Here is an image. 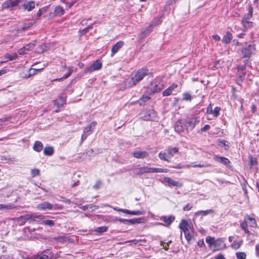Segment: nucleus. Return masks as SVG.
Returning <instances> with one entry per match:
<instances>
[{"label": "nucleus", "instance_id": "42", "mask_svg": "<svg viewBox=\"0 0 259 259\" xmlns=\"http://www.w3.org/2000/svg\"><path fill=\"white\" fill-rule=\"evenodd\" d=\"M250 164L251 166L255 165L257 164L256 158L253 157L252 156L249 157Z\"/></svg>", "mask_w": 259, "mask_h": 259}, {"label": "nucleus", "instance_id": "27", "mask_svg": "<svg viewBox=\"0 0 259 259\" xmlns=\"http://www.w3.org/2000/svg\"><path fill=\"white\" fill-rule=\"evenodd\" d=\"M175 131L178 133H181L184 131L183 122L182 121H178L175 126Z\"/></svg>", "mask_w": 259, "mask_h": 259}, {"label": "nucleus", "instance_id": "30", "mask_svg": "<svg viewBox=\"0 0 259 259\" xmlns=\"http://www.w3.org/2000/svg\"><path fill=\"white\" fill-rule=\"evenodd\" d=\"M67 68H68V73L65 74L62 78L57 79L56 80H59V81L62 80L63 79L67 78L69 76H70V75L72 74V73L73 72V67H69Z\"/></svg>", "mask_w": 259, "mask_h": 259}, {"label": "nucleus", "instance_id": "60", "mask_svg": "<svg viewBox=\"0 0 259 259\" xmlns=\"http://www.w3.org/2000/svg\"><path fill=\"white\" fill-rule=\"evenodd\" d=\"M226 143H227V142L226 141H220V146H222V147L228 146V145L226 144Z\"/></svg>", "mask_w": 259, "mask_h": 259}, {"label": "nucleus", "instance_id": "56", "mask_svg": "<svg viewBox=\"0 0 259 259\" xmlns=\"http://www.w3.org/2000/svg\"><path fill=\"white\" fill-rule=\"evenodd\" d=\"M89 208L90 209H91L92 210H95L96 209H98L99 206L96 205H93L92 204H89Z\"/></svg>", "mask_w": 259, "mask_h": 259}, {"label": "nucleus", "instance_id": "19", "mask_svg": "<svg viewBox=\"0 0 259 259\" xmlns=\"http://www.w3.org/2000/svg\"><path fill=\"white\" fill-rule=\"evenodd\" d=\"M124 42L122 41H119L116 43L111 49V55L112 57L116 54L118 50L121 49L123 46Z\"/></svg>", "mask_w": 259, "mask_h": 259}, {"label": "nucleus", "instance_id": "23", "mask_svg": "<svg viewBox=\"0 0 259 259\" xmlns=\"http://www.w3.org/2000/svg\"><path fill=\"white\" fill-rule=\"evenodd\" d=\"M245 222L247 223L248 226L251 227H256L257 226L255 220L249 216L245 217Z\"/></svg>", "mask_w": 259, "mask_h": 259}, {"label": "nucleus", "instance_id": "20", "mask_svg": "<svg viewBox=\"0 0 259 259\" xmlns=\"http://www.w3.org/2000/svg\"><path fill=\"white\" fill-rule=\"evenodd\" d=\"M132 154L137 158H144L149 156V153L146 151H137L134 152Z\"/></svg>", "mask_w": 259, "mask_h": 259}, {"label": "nucleus", "instance_id": "63", "mask_svg": "<svg viewBox=\"0 0 259 259\" xmlns=\"http://www.w3.org/2000/svg\"><path fill=\"white\" fill-rule=\"evenodd\" d=\"M214 259H225V258L222 254H220L216 256Z\"/></svg>", "mask_w": 259, "mask_h": 259}, {"label": "nucleus", "instance_id": "34", "mask_svg": "<svg viewBox=\"0 0 259 259\" xmlns=\"http://www.w3.org/2000/svg\"><path fill=\"white\" fill-rule=\"evenodd\" d=\"M40 224L48 226L50 227H53L55 225L54 221L49 220H44L40 223Z\"/></svg>", "mask_w": 259, "mask_h": 259}, {"label": "nucleus", "instance_id": "47", "mask_svg": "<svg viewBox=\"0 0 259 259\" xmlns=\"http://www.w3.org/2000/svg\"><path fill=\"white\" fill-rule=\"evenodd\" d=\"M185 238L187 240V241L190 243V241L192 238V235L190 234V231L188 232H185L184 233Z\"/></svg>", "mask_w": 259, "mask_h": 259}, {"label": "nucleus", "instance_id": "32", "mask_svg": "<svg viewBox=\"0 0 259 259\" xmlns=\"http://www.w3.org/2000/svg\"><path fill=\"white\" fill-rule=\"evenodd\" d=\"M242 241L235 240L232 243V244L231 245V247L234 249L237 250L240 247V246L242 244Z\"/></svg>", "mask_w": 259, "mask_h": 259}, {"label": "nucleus", "instance_id": "58", "mask_svg": "<svg viewBox=\"0 0 259 259\" xmlns=\"http://www.w3.org/2000/svg\"><path fill=\"white\" fill-rule=\"evenodd\" d=\"M0 259H13V257L8 255H4L0 256Z\"/></svg>", "mask_w": 259, "mask_h": 259}, {"label": "nucleus", "instance_id": "61", "mask_svg": "<svg viewBox=\"0 0 259 259\" xmlns=\"http://www.w3.org/2000/svg\"><path fill=\"white\" fill-rule=\"evenodd\" d=\"M245 69V66L243 65L241 66H238V71H243Z\"/></svg>", "mask_w": 259, "mask_h": 259}, {"label": "nucleus", "instance_id": "21", "mask_svg": "<svg viewBox=\"0 0 259 259\" xmlns=\"http://www.w3.org/2000/svg\"><path fill=\"white\" fill-rule=\"evenodd\" d=\"M175 218L173 215H169L168 217L162 216L160 217V220L165 223V226H168L170 225L175 220Z\"/></svg>", "mask_w": 259, "mask_h": 259}, {"label": "nucleus", "instance_id": "46", "mask_svg": "<svg viewBox=\"0 0 259 259\" xmlns=\"http://www.w3.org/2000/svg\"><path fill=\"white\" fill-rule=\"evenodd\" d=\"M141 219H134L131 220H127V224H135L140 223Z\"/></svg>", "mask_w": 259, "mask_h": 259}, {"label": "nucleus", "instance_id": "10", "mask_svg": "<svg viewBox=\"0 0 259 259\" xmlns=\"http://www.w3.org/2000/svg\"><path fill=\"white\" fill-rule=\"evenodd\" d=\"M102 67V64L99 60L94 61L90 66L84 69L85 73H91L100 70Z\"/></svg>", "mask_w": 259, "mask_h": 259}, {"label": "nucleus", "instance_id": "17", "mask_svg": "<svg viewBox=\"0 0 259 259\" xmlns=\"http://www.w3.org/2000/svg\"><path fill=\"white\" fill-rule=\"evenodd\" d=\"M199 122V120L197 118L188 120L186 122V126L187 128L193 129Z\"/></svg>", "mask_w": 259, "mask_h": 259}, {"label": "nucleus", "instance_id": "64", "mask_svg": "<svg viewBox=\"0 0 259 259\" xmlns=\"http://www.w3.org/2000/svg\"><path fill=\"white\" fill-rule=\"evenodd\" d=\"M191 208V206L189 204H187V205L185 206L183 208V209L184 210H189Z\"/></svg>", "mask_w": 259, "mask_h": 259}, {"label": "nucleus", "instance_id": "13", "mask_svg": "<svg viewBox=\"0 0 259 259\" xmlns=\"http://www.w3.org/2000/svg\"><path fill=\"white\" fill-rule=\"evenodd\" d=\"M192 226V224H189L187 221L183 220L179 225V227L181 230V236L182 237V232L185 233V232H188L190 231L189 229L191 228Z\"/></svg>", "mask_w": 259, "mask_h": 259}, {"label": "nucleus", "instance_id": "28", "mask_svg": "<svg viewBox=\"0 0 259 259\" xmlns=\"http://www.w3.org/2000/svg\"><path fill=\"white\" fill-rule=\"evenodd\" d=\"M96 124V122H92L89 125L84 128L83 132L86 134H89V135L90 134V132L93 130Z\"/></svg>", "mask_w": 259, "mask_h": 259}, {"label": "nucleus", "instance_id": "11", "mask_svg": "<svg viewBox=\"0 0 259 259\" xmlns=\"http://www.w3.org/2000/svg\"><path fill=\"white\" fill-rule=\"evenodd\" d=\"M52 253L49 250H45L41 254L31 257L29 259H52Z\"/></svg>", "mask_w": 259, "mask_h": 259}, {"label": "nucleus", "instance_id": "31", "mask_svg": "<svg viewBox=\"0 0 259 259\" xmlns=\"http://www.w3.org/2000/svg\"><path fill=\"white\" fill-rule=\"evenodd\" d=\"M48 49V47L46 45L42 44L40 45L37 49V52L39 54H41L44 53L45 51H47Z\"/></svg>", "mask_w": 259, "mask_h": 259}, {"label": "nucleus", "instance_id": "62", "mask_svg": "<svg viewBox=\"0 0 259 259\" xmlns=\"http://www.w3.org/2000/svg\"><path fill=\"white\" fill-rule=\"evenodd\" d=\"M212 37L216 41H219L221 39L220 36L218 35H213Z\"/></svg>", "mask_w": 259, "mask_h": 259}, {"label": "nucleus", "instance_id": "51", "mask_svg": "<svg viewBox=\"0 0 259 259\" xmlns=\"http://www.w3.org/2000/svg\"><path fill=\"white\" fill-rule=\"evenodd\" d=\"M101 184V182L100 181H98L96 182V184L93 186V187L94 189L97 190L100 188Z\"/></svg>", "mask_w": 259, "mask_h": 259}, {"label": "nucleus", "instance_id": "1", "mask_svg": "<svg viewBox=\"0 0 259 259\" xmlns=\"http://www.w3.org/2000/svg\"><path fill=\"white\" fill-rule=\"evenodd\" d=\"M206 242L208 244L209 247L213 251L224 249L226 248V244L223 239H214L211 236L206 238Z\"/></svg>", "mask_w": 259, "mask_h": 259}, {"label": "nucleus", "instance_id": "35", "mask_svg": "<svg viewBox=\"0 0 259 259\" xmlns=\"http://www.w3.org/2000/svg\"><path fill=\"white\" fill-rule=\"evenodd\" d=\"M64 10L63 8L60 6L57 7L55 9V13L56 15L61 16L64 14Z\"/></svg>", "mask_w": 259, "mask_h": 259}, {"label": "nucleus", "instance_id": "25", "mask_svg": "<svg viewBox=\"0 0 259 259\" xmlns=\"http://www.w3.org/2000/svg\"><path fill=\"white\" fill-rule=\"evenodd\" d=\"M43 148V144L40 141H36L33 146V149L36 152H40L42 150Z\"/></svg>", "mask_w": 259, "mask_h": 259}, {"label": "nucleus", "instance_id": "54", "mask_svg": "<svg viewBox=\"0 0 259 259\" xmlns=\"http://www.w3.org/2000/svg\"><path fill=\"white\" fill-rule=\"evenodd\" d=\"M145 167H141L139 169L138 174L139 175H142L146 173V171H145Z\"/></svg>", "mask_w": 259, "mask_h": 259}, {"label": "nucleus", "instance_id": "15", "mask_svg": "<svg viewBox=\"0 0 259 259\" xmlns=\"http://www.w3.org/2000/svg\"><path fill=\"white\" fill-rule=\"evenodd\" d=\"M21 2V0H7L5 2L3 5V8L8 9L17 6Z\"/></svg>", "mask_w": 259, "mask_h": 259}, {"label": "nucleus", "instance_id": "36", "mask_svg": "<svg viewBox=\"0 0 259 259\" xmlns=\"http://www.w3.org/2000/svg\"><path fill=\"white\" fill-rule=\"evenodd\" d=\"M17 54L16 53H13L12 54H7L5 56L6 59H8L9 61H13L17 58Z\"/></svg>", "mask_w": 259, "mask_h": 259}, {"label": "nucleus", "instance_id": "39", "mask_svg": "<svg viewBox=\"0 0 259 259\" xmlns=\"http://www.w3.org/2000/svg\"><path fill=\"white\" fill-rule=\"evenodd\" d=\"M237 259H246V254L244 252H237L236 253Z\"/></svg>", "mask_w": 259, "mask_h": 259}, {"label": "nucleus", "instance_id": "45", "mask_svg": "<svg viewBox=\"0 0 259 259\" xmlns=\"http://www.w3.org/2000/svg\"><path fill=\"white\" fill-rule=\"evenodd\" d=\"M35 46V44L34 42H30L24 47V49H26L27 51H29L33 49Z\"/></svg>", "mask_w": 259, "mask_h": 259}, {"label": "nucleus", "instance_id": "9", "mask_svg": "<svg viewBox=\"0 0 259 259\" xmlns=\"http://www.w3.org/2000/svg\"><path fill=\"white\" fill-rule=\"evenodd\" d=\"M255 51V45L252 44L248 45L247 47L243 48L241 50V53L243 57L249 58L251 55L254 54Z\"/></svg>", "mask_w": 259, "mask_h": 259}, {"label": "nucleus", "instance_id": "29", "mask_svg": "<svg viewBox=\"0 0 259 259\" xmlns=\"http://www.w3.org/2000/svg\"><path fill=\"white\" fill-rule=\"evenodd\" d=\"M44 154L51 156L54 153V149L52 147H46L44 150Z\"/></svg>", "mask_w": 259, "mask_h": 259}, {"label": "nucleus", "instance_id": "12", "mask_svg": "<svg viewBox=\"0 0 259 259\" xmlns=\"http://www.w3.org/2000/svg\"><path fill=\"white\" fill-rule=\"evenodd\" d=\"M113 209L117 211L122 212L126 214L133 215H139L144 213L143 211L140 210L131 211L128 209L119 208L118 207H114Z\"/></svg>", "mask_w": 259, "mask_h": 259}, {"label": "nucleus", "instance_id": "6", "mask_svg": "<svg viewBox=\"0 0 259 259\" xmlns=\"http://www.w3.org/2000/svg\"><path fill=\"white\" fill-rule=\"evenodd\" d=\"M163 85L158 80H153L148 89L147 93L152 95L155 93L159 92L162 89Z\"/></svg>", "mask_w": 259, "mask_h": 259}, {"label": "nucleus", "instance_id": "33", "mask_svg": "<svg viewBox=\"0 0 259 259\" xmlns=\"http://www.w3.org/2000/svg\"><path fill=\"white\" fill-rule=\"evenodd\" d=\"M159 157L160 159L166 161H170L169 159L168 158L169 155L166 154V153L164 152H160L159 153Z\"/></svg>", "mask_w": 259, "mask_h": 259}, {"label": "nucleus", "instance_id": "48", "mask_svg": "<svg viewBox=\"0 0 259 259\" xmlns=\"http://www.w3.org/2000/svg\"><path fill=\"white\" fill-rule=\"evenodd\" d=\"M247 226H248V225L247 224V223H246L245 221L244 223H242L240 224L241 228L245 232V233H248L249 231L247 229Z\"/></svg>", "mask_w": 259, "mask_h": 259}, {"label": "nucleus", "instance_id": "18", "mask_svg": "<svg viewBox=\"0 0 259 259\" xmlns=\"http://www.w3.org/2000/svg\"><path fill=\"white\" fill-rule=\"evenodd\" d=\"M214 159L215 160H216L220 163H223V164L225 165L226 166H227L228 167L231 166H230V164H231L230 161L229 160V159H228L226 157L219 156H214Z\"/></svg>", "mask_w": 259, "mask_h": 259}, {"label": "nucleus", "instance_id": "52", "mask_svg": "<svg viewBox=\"0 0 259 259\" xmlns=\"http://www.w3.org/2000/svg\"><path fill=\"white\" fill-rule=\"evenodd\" d=\"M242 190L244 191V195L246 197H247V188L246 185L245 184H243L242 185Z\"/></svg>", "mask_w": 259, "mask_h": 259}, {"label": "nucleus", "instance_id": "38", "mask_svg": "<svg viewBox=\"0 0 259 259\" xmlns=\"http://www.w3.org/2000/svg\"><path fill=\"white\" fill-rule=\"evenodd\" d=\"M45 65H44V67L41 68H31L29 69V74L28 77H30L31 75L35 74L38 71H40L43 69L44 67H45Z\"/></svg>", "mask_w": 259, "mask_h": 259}, {"label": "nucleus", "instance_id": "22", "mask_svg": "<svg viewBox=\"0 0 259 259\" xmlns=\"http://www.w3.org/2000/svg\"><path fill=\"white\" fill-rule=\"evenodd\" d=\"M35 4L34 1H29L24 3L22 7L24 10L29 12L35 8Z\"/></svg>", "mask_w": 259, "mask_h": 259}, {"label": "nucleus", "instance_id": "43", "mask_svg": "<svg viewBox=\"0 0 259 259\" xmlns=\"http://www.w3.org/2000/svg\"><path fill=\"white\" fill-rule=\"evenodd\" d=\"M14 208V206L12 204H0V209H11Z\"/></svg>", "mask_w": 259, "mask_h": 259}, {"label": "nucleus", "instance_id": "16", "mask_svg": "<svg viewBox=\"0 0 259 259\" xmlns=\"http://www.w3.org/2000/svg\"><path fill=\"white\" fill-rule=\"evenodd\" d=\"M164 181L167 184L169 187L174 186L176 187H181L182 186V184L179 182L176 181L169 177H165L164 178Z\"/></svg>", "mask_w": 259, "mask_h": 259}, {"label": "nucleus", "instance_id": "44", "mask_svg": "<svg viewBox=\"0 0 259 259\" xmlns=\"http://www.w3.org/2000/svg\"><path fill=\"white\" fill-rule=\"evenodd\" d=\"M209 166H210V164H195V165H187V167L188 168L190 167H209Z\"/></svg>", "mask_w": 259, "mask_h": 259}, {"label": "nucleus", "instance_id": "3", "mask_svg": "<svg viewBox=\"0 0 259 259\" xmlns=\"http://www.w3.org/2000/svg\"><path fill=\"white\" fill-rule=\"evenodd\" d=\"M148 73V70L146 69H141L139 70L134 77L131 78L129 84V87L136 84L141 81Z\"/></svg>", "mask_w": 259, "mask_h": 259}, {"label": "nucleus", "instance_id": "40", "mask_svg": "<svg viewBox=\"0 0 259 259\" xmlns=\"http://www.w3.org/2000/svg\"><path fill=\"white\" fill-rule=\"evenodd\" d=\"M58 99H59V101L56 100L55 101V104H56L58 107L62 106L65 102V98H60Z\"/></svg>", "mask_w": 259, "mask_h": 259}, {"label": "nucleus", "instance_id": "8", "mask_svg": "<svg viewBox=\"0 0 259 259\" xmlns=\"http://www.w3.org/2000/svg\"><path fill=\"white\" fill-rule=\"evenodd\" d=\"M156 113L153 109L148 111H144L141 113V118L145 120H155Z\"/></svg>", "mask_w": 259, "mask_h": 259}, {"label": "nucleus", "instance_id": "57", "mask_svg": "<svg viewBox=\"0 0 259 259\" xmlns=\"http://www.w3.org/2000/svg\"><path fill=\"white\" fill-rule=\"evenodd\" d=\"M255 253L256 256L259 257V243L255 246Z\"/></svg>", "mask_w": 259, "mask_h": 259}, {"label": "nucleus", "instance_id": "24", "mask_svg": "<svg viewBox=\"0 0 259 259\" xmlns=\"http://www.w3.org/2000/svg\"><path fill=\"white\" fill-rule=\"evenodd\" d=\"M232 38V34L229 32H227L223 37L222 41L226 44H229Z\"/></svg>", "mask_w": 259, "mask_h": 259}, {"label": "nucleus", "instance_id": "2", "mask_svg": "<svg viewBox=\"0 0 259 259\" xmlns=\"http://www.w3.org/2000/svg\"><path fill=\"white\" fill-rule=\"evenodd\" d=\"M45 216L42 215H38L36 213L34 214H27L24 215H22L19 218H16L14 219V220L20 226L23 225L26 221H34L35 219L37 218L39 220H43L45 218Z\"/></svg>", "mask_w": 259, "mask_h": 259}, {"label": "nucleus", "instance_id": "4", "mask_svg": "<svg viewBox=\"0 0 259 259\" xmlns=\"http://www.w3.org/2000/svg\"><path fill=\"white\" fill-rule=\"evenodd\" d=\"M252 13L253 7L251 6H249L248 13L243 16L241 21V23L246 29L250 28L253 26V22L250 21L252 17Z\"/></svg>", "mask_w": 259, "mask_h": 259}, {"label": "nucleus", "instance_id": "49", "mask_svg": "<svg viewBox=\"0 0 259 259\" xmlns=\"http://www.w3.org/2000/svg\"><path fill=\"white\" fill-rule=\"evenodd\" d=\"M220 110V108L218 107H215L213 109L212 114L214 115V117H217L219 116Z\"/></svg>", "mask_w": 259, "mask_h": 259}, {"label": "nucleus", "instance_id": "26", "mask_svg": "<svg viewBox=\"0 0 259 259\" xmlns=\"http://www.w3.org/2000/svg\"><path fill=\"white\" fill-rule=\"evenodd\" d=\"M213 213V210L212 209H208V210H200V211H197L195 213V215L196 217L199 216L200 215L204 216V215H206L208 214H211Z\"/></svg>", "mask_w": 259, "mask_h": 259}, {"label": "nucleus", "instance_id": "55", "mask_svg": "<svg viewBox=\"0 0 259 259\" xmlns=\"http://www.w3.org/2000/svg\"><path fill=\"white\" fill-rule=\"evenodd\" d=\"M213 110V109H212V107L211 105L210 104L209 105V106L207 107V112L209 114H212Z\"/></svg>", "mask_w": 259, "mask_h": 259}, {"label": "nucleus", "instance_id": "5", "mask_svg": "<svg viewBox=\"0 0 259 259\" xmlns=\"http://www.w3.org/2000/svg\"><path fill=\"white\" fill-rule=\"evenodd\" d=\"M36 208L38 210L41 211H45L46 210L58 209L62 208L57 204L53 205L52 203L47 201H45L38 204L36 206Z\"/></svg>", "mask_w": 259, "mask_h": 259}, {"label": "nucleus", "instance_id": "59", "mask_svg": "<svg viewBox=\"0 0 259 259\" xmlns=\"http://www.w3.org/2000/svg\"><path fill=\"white\" fill-rule=\"evenodd\" d=\"M210 128V126L208 124L205 125L203 128H201L202 132H205Z\"/></svg>", "mask_w": 259, "mask_h": 259}, {"label": "nucleus", "instance_id": "53", "mask_svg": "<svg viewBox=\"0 0 259 259\" xmlns=\"http://www.w3.org/2000/svg\"><path fill=\"white\" fill-rule=\"evenodd\" d=\"M27 51L26 50V49H24V47L18 50V53L20 55L25 54L27 53Z\"/></svg>", "mask_w": 259, "mask_h": 259}, {"label": "nucleus", "instance_id": "37", "mask_svg": "<svg viewBox=\"0 0 259 259\" xmlns=\"http://www.w3.org/2000/svg\"><path fill=\"white\" fill-rule=\"evenodd\" d=\"M178 152V148H174L169 149L168 151V155H169L168 158L170 159L173 155Z\"/></svg>", "mask_w": 259, "mask_h": 259}, {"label": "nucleus", "instance_id": "41", "mask_svg": "<svg viewBox=\"0 0 259 259\" xmlns=\"http://www.w3.org/2000/svg\"><path fill=\"white\" fill-rule=\"evenodd\" d=\"M107 229H108V228L107 227H106V226L100 227L97 228L95 230V231L97 233L101 234V233H102L103 232H105L107 231Z\"/></svg>", "mask_w": 259, "mask_h": 259}, {"label": "nucleus", "instance_id": "50", "mask_svg": "<svg viewBox=\"0 0 259 259\" xmlns=\"http://www.w3.org/2000/svg\"><path fill=\"white\" fill-rule=\"evenodd\" d=\"M31 174L32 177H34L36 176L39 175V170L38 169H33L31 170Z\"/></svg>", "mask_w": 259, "mask_h": 259}, {"label": "nucleus", "instance_id": "7", "mask_svg": "<svg viewBox=\"0 0 259 259\" xmlns=\"http://www.w3.org/2000/svg\"><path fill=\"white\" fill-rule=\"evenodd\" d=\"M180 91V88L178 87L177 84L174 83L163 92V95L164 96L175 95L177 92Z\"/></svg>", "mask_w": 259, "mask_h": 259}, {"label": "nucleus", "instance_id": "14", "mask_svg": "<svg viewBox=\"0 0 259 259\" xmlns=\"http://www.w3.org/2000/svg\"><path fill=\"white\" fill-rule=\"evenodd\" d=\"M145 171L146 173H159V172H167L168 169H163L160 168L150 167L148 166L145 167Z\"/></svg>", "mask_w": 259, "mask_h": 259}]
</instances>
